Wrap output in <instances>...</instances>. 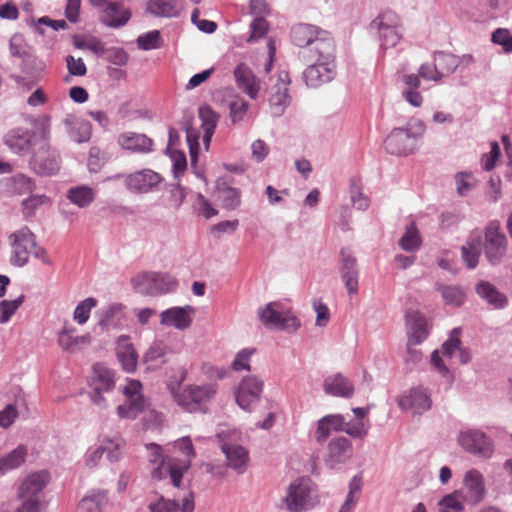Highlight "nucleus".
I'll use <instances>...</instances> for the list:
<instances>
[{
    "label": "nucleus",
    "instance_id": "obj_24",
    "mask_svg": "<svg viewBox=\"0 0 512 512\" xmlns=\"http://www.w3.org/2000/svg\"><path fill=\"white\" fill-rule=\"evenodd\" d=\"M148 509L150 512H194V494L188 491L181 500L159 496L149 503Z\"/></svg>",
    "mask_w": 512,
    "mask_h": 512
},
{
    "label": "nucleus",
    "instance_id": "obj_13",
    "mask_svg": "<svg viewBox=\"0 0 512 512\" xmlns=\"http://www.w3.org/2000/svg\"><path fill=\"white\" fill-rule=\"evenodd\" d=\"M460 447L478 458L489 459L494 453L493 440L481 429H462L457 437Z\"/></svg>",
    "mask_w": 512,
    "mask_h": 512
},
{
    "label": "nucleus",
    "instance_id": "obj_8",
    "mask_svg": "<svg viewBox=\"0 0 512 512\" xmlns=\"http://www.w3.org/2000/svg\"><path fill=\"white\" fill-rule=\"evenodd\" d=\"M482 245L484 257L491 266L496 267L504 262L509 243L498 220H492L485 226Z\"/></svg>",
    "mask_w": 512,
    "mask_h": 512
},
{
    "label": "nucleus",
    "instance_id": "obj_20",
    "mask_svg": "<svg viewBox=\"0 0 512 512\" xmlns=\"http://www.w3.org/2000/svg\"><path fill=\"white\" fill-rule=\"evenodd\" d=\"M90 3L102 10L101 21L108 27L120 28L131 18V11L122 0H90Z\"/></svg>",
    "mask_w": 512,
    "mask_h": 512
},
{
    "label": "nucleus",
    "instance_id": "obj_29",
    "mask_svg": "<svg viewBox=\"0 0 512 512\" xmlns=\"http://www.w3.org/2000/svg\"><path fill=\"white\" fill-rule=\"evenodd\" d=\"M406 328L409 345L421 344L430 333L427 319L415 311L406 314Z\"/></svg>",
    "mask_w": 512,
    "mask_h": 512
},
{
    "label": "nucleus",
    "instance_id": "obj_50",
    "mask_svg": "<svg viewBox=\"0 0 512 512\" xmlns=\"http://www.w3.org/2000/svg\"><path fill=\"white\" fill-rule=\"evenodd\" d=\"M97 299L88 297L80 301L74 309L73 319L79 325H84L90 318V313L97 306Z\"/></svg>",
    "mask_w": 512,
    "mask_h": 512
},
{
    "label": "nucleus",
    "instance_id": "obj_10",
    "mask_svg": "<svg viewBox=\"0 0 512 512\" xmlns=\"http://www.w3.org/2000/svg\"><path fill=\"white\" fill-rule=\"evenodd\" d=\"M174 400L185 411L200 412L217 393V385L206 383L202 385H188L183 390L176 391L171 388Z\"/></svg>",
    "mask_w": 512,
    "mask_h": 512
},
{
    "label": "nucleus",
    "instance_id": "obj_38",
    "mask_svg": "<svg viewBox=\"0 0 512 512\" xmlns=\"http://www.w3.org/2000/svg\"><path fill=\"white\" fill-rule=\"evenodd\" d=\"M97 191L87 184L71 186L66 191L69 202L80 209L89 207L96 199Z\"/></svg>",
    "mask_w": 512,
    "mask_h": 512
},
{
    "label": "nucleus",
    "instance_id": "obj_60",
    "mask_svg": "<svg viewBox=\"0 0 512 512\" xmlns=\"http://www.w3.org/2000/svg\"><path fill=\"white\" fill-rule=\"evenodd\" d=\"M255 348H243L236 355L231 364L235 371L250 370L251 357L255 354Z\"/></svg>",
    "mask_w": 512,
    "mask_h": 512
},
{
    "label": "nucleus",
    "instance_id": "obj_32",
    "mask_svg": "<svg viewBox=\"0 0 512 512\" xmlns=\"http://www.w3.org/2000/svg\"><path fill=\"white\" fill-rule=\"evenodd\" d=\"M482 251V233L479 230H473L461 247L462 260L468 269L477 267Z\"/></svg>",
    "mask_w": 512,
    "mask_h": 512
},
{
    "label": "nucleus",
    "instance_id": "obj_39",
    "mask_svg": "<svg viewBox=\"0 0 512 512\" xmlns=\"http://www.w3.org/2000/svg\"><path fill=\"white\" fill-rule=\"evenodd\" d=\"M345 418L341 414H330L318 420L315 438L317 442L323 443L329 437L332 430L343 431Z\"/></svg>",
    "mask_w": 512,
    "mask_h": 512
},
{
    "label": "nucleus",
    "instance_id": "obj_28",
    "mask_svg": "<svg viewBox=\"0 0 512 512\" xmlns=\"http://www.w3.org/2000/svg\"><path fill=\"white\" fill-rule=\"evenodd\" d=\"M221 450L226 458L227 466L237 474H243L247 470L249 453L239 444L223 441Z\"/></svg>",
    "mask_w": 512,
    "mask_h": 512
},
{
    "label": "nucleus",
    "instance_id": "obj_58",
    "mask_svg": "<svg viewBox=\"0 0 512 512\" xmlns=\"http://www.w3.org/2000/svg\"><path fill=\"white\" fill-rule=\"evenodd\" d=\"M461 329L456 327L451 330L449 338L442 344L441 350L445 357L451 358L461 346Z\"/></svg>",
    "mask_w": 512,
    "mask_h": 512
},
{
    "label": "nucleus",
    "instance_id": "obj_57",
    "mask_svg": "<svg viewBox=\"0 0 512 512\" xmlns=\"http://www.w3.org/2000/svg\"><path fill=\"white\" fill-rule=\"evenodd\" d=\"M500 156L501 149L499 143L497 141H492L490 143V152L484 153L481 156L480 163L482 169L487 172L492 171L496 167Z\"/></svg>",
    "mask_w": 512,
    "mask_h": 512
},
{
    "label": "nucleus",
    "instance_id": "obj_40",
    "mask_svg": "<svg viewBox=\"0 0 512 512\" xmlns=\"http://www.w3.org/2000/svg\"><path fill=\"white\" fill-rule=\"evenodd\" d=\"M109 501L105 490H91L79 502L78 512H102Z\"/></svg>",
    "mask_w": 512,
    "mask_h": 512
},
{
    "label": "nucleus",
    "instance_id": "obj_41",
    "mask_svg": "<svg viewBox=\"0 0 512 512\" xmlns=\"http://www.w3.org/2000/svg\"><path fill=\"white\" fill-rule=\"evenodd\" d=\"M66 130L71 140L76 143L88 142L92 135V126L88 121L75 120L67 117L64 120Z\"/></svg>",
    "mask_w": 512,
    "mask_h": 512
},
{
    "label": "nucleus",
    "instance_id": "obj_17",
    "mask_svg": "<svg viewBox=\"0 0 512 512\" xmlns=\"http://www.w3.org/2000/svg\"><path fill=\"white\" fill-rule=\"evenodd\" d=\"M12 247L11 264L17 267L25 266L29 255L36 246V237L28 227H22L9 237Z\"/></svg>",
    "mask_w": 512,
    "mask_h": 512
},
{
    "label": "nucleus",
    "instance_id": "obj_4",
    "mask_svg": "<svg viewBox=\"0 0 512 512\" xmlns=\"http://www.w3.org/2000/svg\"><path fill=\"white\" fill-rule=\"evenodd\" d=\"M288 512H307L319 503L317 486L309 477H299L289 484L282 499Z\"/></svg>",
    "mask_w": 512,
    "mask_h": 512
},
{
    "label": "nucleus",
    "instance_id": "obj_54",
    "mask_svg": "<svg viewBox=\"0 0 512 512\" xmlns=\"http://www.w3.org/2000/svg\"><path fill=\"white\" fill-rule=\"evenodd\" d=\"M369 428L368 420L354 419L349 422L345 421L343 431L352 438L363 439L368 434Z\"/></svg>",
    "mask_w": 512,
    "mask_h": 512
},
{
    "label": "nucleus",
    "instance_id": "obj_18",
    "mask_svg": "<svg viewBox=\"0 0 512 512\" xmlns=\"http://www.w3.org/2000/svg\"><path fill=\"white\" fill-rule=\"evenodd\" d=\"M142 383L138 380H129L123 387L126 402L117 407V414L122 419H135L146 406V399L142 394Z\"/></svg>",
    "mask_w": 512,
    "mask_h": 512
},
{
    "label": "nucleus",
    "instance_id": "obj_12",
    "mask_svg": "<svg viewBox=\"0 0 512 512\" xmlns=\"http://www.w3.org/2000/svg\"><path fill=\"white\" fill-rule=\"evenodd\" d=\"M370 27L377 31L381 49L395 47L403 36L401 20L390 10L380 13L371 22Z\"/></svg>",
    "mask_w": 512,
    "mask_h": 512
},
{
    "label": "nucleus",
    "instance_id": "obj_62",
    "mask_svg": "<svg viewBox=\"0 0 512 512\" xmlns=\"http://www.w3.org/2000/svg\"><path fill=\"white\" fill-rule=\"evenodd\" d=\"M419 76L426 81L439 83L443 79V73L438 69L437 63H423L418 69Z\"/></svg>",
    "mask_w": 512,
    "mask_h": 512
},
{
    "label": "nucleus",
    "instance_id": "obj_63",
    "mask_svg": "<svg viewBox=\"0 0 512 512\" xmlns=\"http://www.w3.org/2000/svg\"><path fill=\"white\" fill-rule=\"evenodd\" d=\"M249 104L244 99H236L229 105L230 117L233 123H238L244 120L248 112Z\"/></svg>",
    "mask_w": 512,
    "mask_h": 512
},
{
    "label": "nucleus",
    "instance_id": "obj_14",
    "mask_svg": "<svg viewBox=\"0 0 512 512\" xmlns=\"http://www.w3.org/2000/svg\"><path fill=\"white\" fill-rule=\"evenodd\" d=\"M173 446L185 457L184 459L168 458V471L171 483L174 487L179 488L182 477L190 468L192 459L196 456V452L189 436L177 439L174 441Z\"/></svg>",
    "mask_w": 512,
    "mask_h": 512
},
{
    "label": "nucleus",
    "instance_id": "obj_21",
    "mask_svg": "<svg viewBox=\"0 0 512 512\" xmlns=\"http://www.w3.org/2000/svg\"><path fill=\"white\" fill-rule=\"evenodd\" d=\"M162 180L159 173L151 169H141L124 176V185L132 193L147 194L157 190Z\"/></svg>",
    "mask_w": 512,
    "mask_h": 512
},
{
    "label": "nucleus",
    "instance_id": "obj_35",
    "mask_svg": "<svg viewBox=\"0 0 512 512\" xmlns=\"http://www.w3.org/2000/svg\"><path fill=\"white\" fill-rule=\"evenodd\" d=\"M475 292L493 309H503L508 304L506 295L500 292L497 287L489 281H479L475 285Z\"/></svg>",
    "mask_w": 512,
    "mask_h": 512
},
{
    "label": "nucleus",
    "instance_id": "obj_42",
    "mask_svg": "<svg viewBox=\"0 0 512 512\" xmlns=\"http://www.w3.org/2000/svg\"><path fill=\"white\" fill-rule=\"evenodd\" d=\"M116 352L123 369L133 372L137 366V355L127 337L121 336L118 339Z\"/></svg>",
    "mask_w": 512,
    "mask_h": 512
},
{
    "label": "nucleus",
    "instance_id": "obj_6",
    "mask_svg": "<svg viewBox=\"0 0 512 512\" xmlns=\"http://www.w3.org/2000/svg\"><path fill=\"white\" fill-rule=\"evenodd\" d=\"M257 317L267 329L294 333L301 327V321L280 302H269L257 311Z\"/></svg>",
    "mask_w": 512,
    "mask_h": 512
},
{
    "label": "nucleus",
    "instance_id": "obj_16",
    "mask_svg": "<svg viewBox=\"0 0 512 512\" xmlns=\"http://www.w3.org/2000/svg\"><path fill=\"white\" fill-rule=\"evenodd\" d=\"M273 81L270 88L269 107L273 117H280L284 114L290 105L291 96L289 94L290 77L287 71H280Z\"/></svg>",
    "mask_w": 512,
    "mask_h": 512
},
{
    "label": "nucleus",
    "instance_id": "obj_47",
    "mask_svg": "<svg viewBox=\"0 0 512 512\" xmlns=\"http://www.w3.org/2000/svg\"><path fill=\"white\" fill-rule=\"evenodd\" d=\"M434 62L444 76L453 74L458 69V56L449 52L437 51L433 55Z\"/></svg>",
    "mask_w": 512,
    "mask_h": 512
},
{
    "label": "nucleus",
    "instance_id": "obj_64",
    "mask_svg": "<svg viewBox=\"0 0 512 512\" xmlns=\"http://www.w3.org/2000/svg\"><path fill=\"white\" fill-rule=\"evenodd\" d=\"M50 204V199L45 195H31L22 203L23 212L26 216H32L35 210L42 205Z\"/></svg>",
    "mask_w": 512,
    "mask_h": 512
},
{
    "label": "nucleus",
    "instance_id": "obj_25",
    "mask_svg": "<svg viewBox=\"0 0 512 512\" xmlns=\"http://www.w3.org/2000/svg\"><path fill=\"white\" fill-rule=\"evenodd\" d=\"M341 279L349 295H356L359 289V268L356 258L347 250H341Z\"/></svg>",
    "mask_w": 512,
    "mask_h": 512
},
{
    "label": "nucleus",
    "instance_id": "obj_11",
    "mask_svg": "<svg viewBox=\"0 0 512 512\" xmlns=\"http://www.w3.org/2000/svg\"><path fill=\"white\" fill-rule=\"evenodd\" d=\"M88 385L90 389L88 394L92 403L100 409H106L109 406L107 395L115 388L114 371L102 363H96Z\"/></svg>",
    "mask_w": 512,
    "mask_h": 512
},
{
    "label": "nucleus",
    "instance_id": "obj_30",
    "mask_svg": "<svg viewBox=\"0 0 512 512\" xmlns=\"http://www.w3.org/2000/svg\"><path fill=\"white\" fill-rule=\"evenodd\" d=\"M126 307L121 303H111L103 306L95 313L97 323L102 329L117 328L125 320Z\"/></svg>",
    "mask_w": 512,
    "mask_h": 512
},
{
    "label": "nucleus",
    "instance_id": "obj_55",
    "mask_svg": "<svg viewBox=\"0 0 512 512\" xmlns=\"http://www.w3.org/2000/svg\"><path fill=\"white\" fill-rule=\"evenodd\" d=\"M24 299L25 296L21 294L14 300H3L0 302V324H5L11 319L24 302Z\"/></svg>",
    "mask_w": 512,
    "mask_h": 512
},
{
    "label": "nucleus",
    "instance_id": "obj_45",
    "mask_svg": "<svg viewBox=\"0 0 512 512\" xmlns=\"http://www.w3.org/2000/svg\"><path fill=\"white\" fill-rule=\"evenodd\" d=\"M436 290L441 293L442 299L447 306L460 307L466 300V292L461 286L438 284Z\"/></svg>",
    "mask_w": 512,
    "mask_h": 512
},
{
    "label": "nucleus",
    "instance_id": "obj_3",
    "mask_svg": "<svg viewBox=\"0 0 512 512\" xmlns=\"http://www.w3.org/2000/svg\"><path fill=\"white\" fill-rule=\"evenodd\" d=\"M292 42L302 48V56L308 57L320 51L328 55L335 46L331 34L320 27L310 24H297L291 30Z\"/></svg>",
    "mask_w": 512,
    "mask_h": 512
},
{
    "label": "nucleus",
    "instance_id": "obj_19",
    "mask_svg": "<svg viewBox=\"0 0 512 512\" xmlns=\"http://www.w3.org/2000/svg\"><path fill=\"white\" fill-rule=\"evenodd\" d=\"M397 404L402 411L422 415L431 409V394L426 387L418 385L403 392L397 398Z\"/></svg>",
    "mask_w": 512,
    "mask_h": 512
},
{
    "label": "nucleus",
    "instance_id": "obj_22",
    "mask_svg": "<svg viewBox=\"0 0 512 512\" xmlns=\"http://www.w3.org/2000/svg\"><path fill=\"white\" fill-rule=\"evenodd\" d=\"M39 140L36 133L27 128L11 130L5 137V144L11 152L18 155H26L37 147Z\"/></svg>",
    "mask_w": 512,
    "mask_h": 512
},
{
    "label": "nucleus",
    "instance_id": "obj_34",
    "mask_svg": "<svg viewBox=\"0 0 512 512\" xmlns=\"http://www.w3.org/2000/svg\"><path fill=\"white\" fill-rule=\"evenodd\" d=\"M323 389L326 394L341 398H351L355 390L352 381L341 373L328 376L324 380Z\"/></svg>",
    "mask_w": 512,
    "mask_h": 512
},
{
    "label": "nucleus",
    "instance_id": "obj_26",
    "mask_svg": "<svg viewBox=\"0 0 512 512\" xmlns=\"http://www.w3.org/2000/svg\"><path fill=\"white\" fill-rule=\"evenodd\" d=\"M233 74L237 87L250 99H256L261 82L254 72L245 63H240L235 67Z\"/></svg>",
    "mask_w": 512,
    "mask_h": 512
},
{
    "label": "nucleus",
    "instance_id": "obj_33",
    "mask_svg": "<svg viewBox=\"0 0 512 512\" xmlns=\"http://www.w3.org/2000/svg\"><path fill=\"white\" fill-rule=\"evenodd\" d=\"M118 144L125 150L147 154L153 151L154 142L145 134L124 132L119 135Z\"/></svg>",
    "mask_w": 512,
    "mask_h": 512
},
{
    "label": "nucleus",
    "instance_id": "obj_61",
    "mask_svg": "<svg viewBox=\"0 0 512 512\" xmlns=\"http://www.w3.org/2000/svg\"><path fill=\"white\" fill-rule=\"evenodd\" d=\"M199 137H200V132L197 129H195L193 127L186 128V140H187L188 147H189L192 167H196L198 151L200 148Z\"/></svg>",
    "mask_w": 512,
    "mask_h": 512
},
{
    "label": "nucleus",
    "instance_id": "obj_36",
    "mask_svg": "<svg viewBox=\"0 0 512 512\" xmlns=\"http://www.w3.org/2000/svg\"><path fill=\"white\" fill-rule=\"evenodd\" d=\"M148 452V461L153 466L151 475L153 479L162 480L169 475L168 458L163 455V449L160 445L150 443L146 445Z\"/></svg>",
    "mask_w": 512,
    "mask_h": 512
},
{
    "label": "nucleus",
    "instance_id": "obj_53",
    "mask_svg": "<svg viewBox=\"0 0 512 512\" xmlns=\"http://www.w3.org/2000/svg\"><path fill=\"white\" fill-rule=\"evenodd\" d=\"M76 329L65 324L58 332L57 342L58 345L66 352L73 353L76 351L75 336Z\"/></svg>",
    "mask_w": 512,
    "mask_h": 512
},
{
    "label": "nucleus",
    "instance_id": "obj_48",
    "mask_svg": "<svg viewBox=\"0 0 512 512\" xmlns=\"http://www.w3.org/2000/svg\"><path fill=\"white\" fill-rule=\"evenodd\" d=\"M421 237L414 223L410 224L399 240V246L407 252H415L421 246Z\"/></svg>",
    "mask_w": 512,
    "mask_h": 512
},
{
    "label": "nucleus",
    "instance_id": "obj_1",
    "mask_svg": "<svg viewBox=\"0 0 512 512\" xmlns=\"http://www.w3.org/2000/svg\"><path fill=\"white\" fill-rule=\"evenodd\" d=\"M40 131L41 137L37 147L32 150L29 167L38 175L52 176L60 170L61 157L58 151L49 143V118L45 117L42 120Z\"/></svg>",
    "mask_w": 512,
    "mask_h": 512
},
{
    "label": "nucleus",
    "instance_id": "obj_2",
    "mask_svg": "<svg viewBox=\"0 0 512 512\" xmlns=\"http://www.w3.org/2000/svg\"><path fill=\"white\" fill-rule=\"evenodd\" d=\"M426 126L420 119L410 120L405 127L394 128L384 141L385 150L396 156L414 153L422 139Z\"/></svg>",
    "mask_w": 512,
    "mask_h": 512
},
{
    "label": "nucleus",
    "instance_id": "obj_9",
    "mask_svg": "<svg viewBox=\"0 0 512 512\" xmlns=\"http://www.w3.org/2000/svg\"><path fill=\"white\" fill-rule=\"evenodd\" d=\"M134 290L143 295H162L176 290L177 279L169 273L146 271L131 279Z\"/></svg>",
    "mask_w": 512,
    "mask_h": 512
},
{
    "label": "nucleus",
    "instance_id": "obj_51",
    "mask_svg": "<svg viewBox=\"0 0 512 512\" xmlns=\"http://www.w3.org/2000/svg\"><path fill=\"white\" fill-rule=\"evenodd\" d=\"M136 42L138 48L144 51L158 49L163 46V39L159 30H152L139 35Z\"/></svg>",
    "mask_w": 512,
    "mask_h": 512
},
{
    "label": "nucleus",
    "instance_id": "obj_52",
    "mask_svg": "<svg viewBox=\"0 0 512 512\" xmlns=\"http://www.w3.org/2000/svg\"><path fill=\"white\" fill-rule=\"evenodd\" d=\"M350 198L353 205L358 209L365 211L369 207V199L362 193V186L358 179H350Z\"/></svg>",
    "mask_w": 512,
    "mask_h": 512
},
{
    "label": "nucleus",
    "instance_id": "obj_15",
    "mask_svg": "<svg viewBox=\"0 0 512 512\" xmlns=\"http://www.w3.org/2000/svg\"><path fill=\"white\" fill-rule=\"evenodd\" d=\"M263 388L264 381L260 377L256 375L244 377L235 391L238 406L244 411H253L260 402Z\"/></svg>",
    "mask_w": 512,
    "mask_h": 512
},
{
    "label": "nucleus",
    "instance_id": "obj_44",
    "mask_svg": "<svg viewBox=\"0 0 512 512\" xmlns=\"http://www.w3.org/2000/svg\"><path fill=\"white\" fill-rule=\"evenodd\" d=\"M27 448L23 445H19L8 454L0 457V476L4 475L8 471L20 467L26 459Z\"/></svg>",
    "mask_w": 512,
    "mask_h": 512
},
{
    "label": "nucleus",
    "instance_id": "obj_46",
    "mask_svg": "<svg viewBox=\"0 0 512 512\" xmlns=\"http://www.w3.org/2000/svg\"><path fill=\"white\" fill-rule=\"evenodd\" d=\"M217 199L221 201L223 208L227 210L236 209L241 202L240 191L226 185L225 182L217 183Z\"/></svg>",
    "mask_w": 512,
    "mask_h": 512
},
{
    "label": "nucleus",
    "instance_id": "obj_5",
    "mask_svg": "<svg viewBox=\"0 0 512 512\" xmlns=\"http://www.w3.org/2000/svg\"><path fill=\"white\" fill-rule=\"evenodd\" d=\"M336 45L328 55L325 52H318L308 57L312 62L303 72V79L308 87L317 88L325 83L332 81L336 76Z\"/></svg>",
    "mask_w": 512,
    "mask_h": 512
},
{
    "label": "nucleus",
    "instance_id": "obj_31",
    "mask_svg": "<svg viewBox=\"0 0 512 512\" xmlns=\"http://www.w3.org/2000/svg\"><path fill=\"white\" fill-rule=\"evenodd\" d=\"M352 455L351 442L345 437H337L330 441L328 445V454L325 459L326 464L334 469L344 464Z\"/></svg>",
    "mask_w": 512,
    "mask_h": 512
},
{
    "label": "nucleus",
    "instance_id": "obj_37",
    "mask_svg": "<svg viewBox=\"0 0 512 512\" xmlns=\"http://www.w3.org/2000/svg\"><path fill=\"white\" fill-rule=\"evenodd\" d=\"M21 70L24 74L28 75L29 79L21 75H13L12 78L18 87L30 90L32 84L39 79L40 74L43 71V64L41 62H37L36 59L31 57H24L21 64Z\"/></svg>",
    "mask_w": 512,
    "mask_h": 512
},
{
    "label": "nucleus",
    "instance_id": "obj_23",
    "mask_svg": "<svg viewBox=\"0 0 512 512\" xmlns=\"http://www.w3.org/2000/svg\"><path fill=\"white\" fill-rule=\"evenodd\" d=\"M195 315V308L191 305L174 306L160 313V324L178 330L190 328Z\"/></svg>",
    "mask_w": 512,
    "mask_h": 512
},
{
    "label": "nucleus",
    "instance_id": "obj_56",
    "mask_svg": "<svg viewBox=\"0 0 512 512\" xmlns=\"http://www.w3.org/2000/svg\"><path fill=\"white\" fill-rule=\"evenodd\" d=\"M199 118L202 122L201 127L203 131L208 132V134H214L219 121V115L209 106H204L199 109Z\"/></svg>",
    "mask_w": 512,
    "mask_h": 512
},
{
    "label": "nucleus",
    "instance_id": "obj_7",
    "mask_svg": "<svg viewBox=\"0 0 512 512\" xmlns=\"http://www.w3.org/2000/svg\"><path fill=\"white\" fill-rule=\"evenodd\" d=\"M50 480L49 473L39 471L27 476L18 488L22 504L16 512H42L41 495Z\"/></svg>",
    "mask_w": 512,
    "mask_h": 512
},
{
    "label": "nucleus",
    "instance_id": "obj_59",
    "mask_svg": "<svg viewBox=\"0 0 512 512\" xmlns=\"http://www.w3.org/2000/svg\"><path fill=\"white\" fill-rule=\"evenodd\" d=\"M491 41L502 47L505 53L512 52V33L507 28H497L491 35Z\"/></svg>",
    "mask_w": 512,
    "mask_h": 512
},
{
    "label": "nucleus",
    "instance_id": "obj_49",
    "mask_svg": "<svg viewBox=\"0 0 512 512\" xmlns=\"http://www.w3.org/2000/svg\"><path fill=\"white\" fill-rule=\"evenodd\" d=\"M440 512H462L464 510V496L461 491L446 495L439 502Z\"/></svg>",
    "mask_w": 512,
    "mask_h": 512
},
{
    "label": "nucleus",
    "instance_id": "obj_27",
    "mask_svg": "<svg viewBox=\"0 0 512 512\" xmlns=\"http://www.w3.org/2000/svg\"><path fill=\"white\" fill-rule=\"evenodd\" d=\"M465 489L464 498L471 504H477L484 500L486 495L485 480L482 473L476 469L468 470L463 478Z\"/></svg>",
    "mask_w": 512,
    "mask_h": 512
},
{
    "label": "nucleus",
    "instance_id": "obj_43",
    "mask_svg": "<svg viewBox=\"0 0 512 512\" xmlns=\"http://www.w3.org/2000/svg\"><path fill=\"white\" fill-rule=\"evenodd\" d=\"M178 0H148L146 11L156 17L173 18L179 15Z\"/></svg>",
    "mask_w": 512,
    "mask_h": 512
}]
</instances>
